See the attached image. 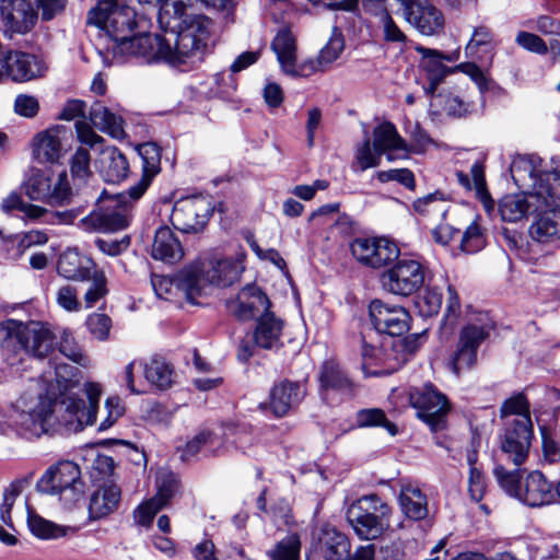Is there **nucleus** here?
<instances>
[{"label": "nucleus", "mask_w": 560, "mask_h": 560, "mask_svg": "<svg viewBox=\"0 0 560 560\" xmlns=\"http://www.w3.org/2000/svg\"><path fill=\"white\" fill-rule=\"evenodd\" d=\"M88 22L106 32L113 44L109 47L114 58H141L144 62H165L176 66L180 62H194L201 58L207 31L201 19L183 31L175 40V50L171 43L159 34L129 36L136 26V12L117 0H101L90 10Z\"/></svg>", "instance_id": "1"}, {"label": "nucleus", "mask_w": 560, "mask_h": 560, "mask_svg": "<svg viewBox=\"0 0 560 560\" xmlns=\"http://www.w3.org/2000/svg\"><path fill=\"white\" fill-rule=\"evenodd\" d=\"M101 393L98 384L86 383L85 404L72 394H63L57 400L44 395L42 388L33 385L15 401L18 423L32 436L48 433L54 423L65 427L69 432L82 431L95 421Z\"/></svg>", "instance_id": "2"}, {"label": "nucleus", "mask_w": 560, "mask_h": 560, "mask_svg": "<svg viewBox=\"0 0 560 560\" xmlns=\"http://www.w3.org/2000/svg\"><path fill=\"white\" fill-rule=\"evenodd\" d=\"M511 174L517 185H526V178L528 177L533 190L526 194L504 196L499 205L502 220L517 222L529 212L560 208L559 172L536 175L532 162L521 158L512 162Z\"/></svg>", "instance_id": "3"}, {"label": "nucleus", "mask_w": 560, "mask_h": 560, "mask_svg": "<svg viewBox=\"0 0 560 560\" xmlns=\"http://www.w3.org/2000/svg\"><path fill=\"white\" fill-rule=\"evenodd\" d=\"M244 265L242 258L196 261L180 270L178 285L186 300L197 304V298L208 295L212 288H224L236 282Z\"/></svg>", "instance_id": "4"}, {"label": "nucleus", "mask_w": 560, "mask_h": 560, "mask_svg": "<svg viewBox=\"0 0 560 560\" xmlns=\"http://www.w3.org/2000/svg\"><path fill=\"white\" fill-rule=\"evenodd\" d=\"M393 506L380 495L365 494L347 509L346 517L361 540H376L392 528Z\"/></svg>", "instance_id": "5"}, {"label": "nucleus", "mask_w": 560, "mask_h": 560, "mask_svg": "<svg viewBox=\"0 0 560 560\" xmlns=\"http://www.w3.org/2000/svg\"><path fill=\"white\" fill-rule=\"evenodd\" d=\"M55 336L50 329L38 322L22 323L7 319L0 323V347L11 351L44 358L54 349Z\"/></svg>", "instance_id": "6"}, {"label": "nucleus", "mask_w": 560, "mask_h": 560, "mask_svg": "<svg viewBox=\"0 0 560 560\" xmlns=\"http://www.w3.org/2000/svg\"><path fill=\"white\" fill-rule=\"evenodd\" d=\"M23 191L31 200L50 206H63L72 197L66 171L55 173L50 170L33 168L23 183Z\"/></svg>", "instance_id": "7"}, {"label": "nucleus", "mask_w": 560, "mask_h": 560, "mask_svg": "<svg viewBox=\"0 0 560 560\" xmlns=\"http://www.w3.org/2000/svg\"><path fill=\"white\" fill-rule=\"evenodd\" d=\"M191 5V0H164L160 7L158 20L161 27L165 31H171L170 37L161 36L164 40L171 43L172 50H175L176 37L190 26L195 21L201 19L203 21L205 28L207 31V37L205 39V47L202 49V56L199 60L194 62H180L175 67H192L201 62L208 51V43L210 39V20L203 15L189 16L187 14L188 8Z\"/></svg>", "instance_id": "8"}, {"label": "nucleus", "mask_w": 560, "mask_h": 560, "mask_svg": "<svg viewBox=\"0 0 560 560\" xmlns=\"http://www.w3.org/2000/svg\"><path fill=\"white\" fill-rule=\"evenodd\" d=\"M38 487L49 494H58L67 505L78 502L84 492L80 467L70 460L59 462L40 478Z\"/></svg>", "instance_id": "9"}, {"label": "nucleus", "mask_w": 560, "mask_h": 560, "mask_svg": "<svg viewBox=\"0 0 560 560\" xmlns=\"http://www.w3.org/2000/svg\"><path fill=\"white\" fill-rule=\"evenodd\" d=\"M129 224V212L125 197L103 195L98 198L95 209L80 220V226L88 232H116Z\"/></svg>", "instance_id": "10"}, {"label": "nucleus", "mask_w": 560, "mask_h": 560, "mask_svg": "<svg viewBox=\"0 0 560 560\" xmlns=\"http://www.w3.org/2000/svg\"><path fill=\"white\" fill-rule=\"evenodd\" d=\"M424 283V267L415 259H399L381 276V285L386 292L398 296H410Z\"/></svg>", "instance_id": "11"}, {"label": "nucleus", "mask_w": 560, "mask_h": 560, "mask_svg": "<svg viewBox=\"0 0 560 560\" xmlns=\"http://www.w3.org/2000/svg\"><path fill=\"white\" fill-rule=\"evenodd\" d=\"M213 212L208 197L188 196L177 200L172 210L171 221L175 229L184 233L201 232Z\"/></svg>", "instance_id": "12"}, {"label": "nucleus", "mask_w": 560, "mask_h": 560, "mask_svg": "<svg viewBox=\"0 0 560 560\" xmlns=\"http://www.w3.org/2000/svg\"><path fill=\"white\" fill-rule=\"evenodd\" d=\"M396 13L425 36L436 35L444 27V16L429 0H392Z\"/></svg>", "instance_id": "13"}, {"label": "nucleus", "mask_w": 560, "mask_h": 560, "mask_svg": "<svg viewBox=\"0 0 560 560\" xmlns=\"http://www.w3.org/2000/svg\"><path fill=\"white\" fill-rule=\"evenodd\" d=\"M411 406L417 409L418 417L425 422L432 431H440L445 427V417L450 410L445 395L432 385L413 389L410 393Z\"/></svg>", "instance_id": "14"}, {"label": "nucleus", "mask_w": 560, "mask_h": 560, "mask_svg": "<svg viewBox=\"0 0 560 560\" xmlns=\"http://www.w3.org/2000/svg\"><path fill=\"white\" fill-rule=\"evenodd\" d=\"M534 435L530 417L508 419L501 436V450L515 466H521L528 457Z\"/></svg>", "instance_id": "15"}, {"label": "nucleus", "mask_w": 560, "mask_h": 560, "mask_svg": "<svg viewBox=\"0 0 560 560\" xmlns=\"http://www.w3.org/2000/svg\"><path fill=\"white\" fill-rule=\"evenodd\" d=\"M354 259L370 268H382L398 258L399 248L386 237H357L350 244Z\"/></svg>", "instance_id": "16"}, {"label": "nucleus", "mask_w": 560, "mask_h": 560, "mask_svg": "<svg viewBox=\"0 0 560 560\" xmlns=\"http://www.w3.org/2000/svg\"><path fill=\"white\" fill-rule=\"evenodd\" d=\"M490 326L488 324H468L463 327L456 350L450 359L451 369L456 375L475 366L478 348L488 338Z\"/></svg>", "instance_id": "17"}, {"label": "nucleus", "mask_w": 560, "mask_h": 560, "mask_svg": "<svg viewBox=\"0 0 560 560\" xmlns=\"http://www.w3.org/2000/svg\"><path fill=\"white\" fill-rule=\"evenodd\" d=\"M45 71V63L35 55L21 50L0 54V82L8 79L27 82L42 77Z\"/></svg>", "instance_id": "18"}, {"label": "nucleus", "mask_w": 560, "mask_h": 560, "mask_svg": "<svg viewBox=\"0 0 560 560\" xmlns=\"http://www.w3.org/2000/svg\"><path fill=\"white\" fill-rule=\"evenodd\" d=\"M32 0H0V20L3 32L12 37L28 33L37 22Z\"/></svg>", "instance_id": "19"}, {"label": "nucleus", "mask_w": 560, "mask_h": 560, "mask_svg": "<svg viewBox=\"0 0 560 560\" xmlns=\"http://www.w3.org/2000/svg\"><path fill=\"white\" fill-rule=\"evenodd\" d=\"M369 314L374 328L389 336H401L410 327V315L402 306L390 305L381 300H373Z\"/></svg>", "instance_id": "20"}, {"label": "nucleus", "mask_w": 560, "mask_h": 560, "mask_svg": "<svg viewBox=\"0 0 560 560\" xmlns=\"http://www.w3.org/2000/svg\"><path fill=\"white\" fill-rule=\"evenodd\" d=\"M225 306L232 316L246 322L268 312L270 301L259 287L247 284L234 298L228 299Z\"/></svg>", "instance_id": "21"}, {"label": "nucleus", "mask_w": 560, "mask_h": 560, "mask_svg": "<svg viewBox=\"0 0 560 560\" xmlns=\"http://www.w3.org/2000/svg\"><path fill=\"white\" fill-rule=\"evenodd\" d=\"M69 130L56 125L36 133L32 140V154L38 163H57L65 153L63 142Z\"/></svg>", "instance_id": "22"}, {"label": "nucleus", "mask_w": 560, "mask_h": 560, "mask_svg": "<svg viewBox=\"0 0 560 560\" xmlns=\"http://www.w3.org/2000/svg\"><path fill=\"white\" fill-rule=\"evenodd\" d=\"M558 500V486L555 487L540 471H533L526 477L520 501L532 508H540Z\"/></svg>", "instance_id": "23"}, {"label": "nucleus", "mask_w": 560, "mask_h": 560, "mask_svg": "<svg viewBox=\"0 0 560 560\" xmlns=\"http://www.w3.org/2000/svg\"><path fill=\"white\" fill-rule=\"evenodd\" d=\"M373 147L378 154H386L389 162L396 159H406L409 149L405 140L398 135L394 124L385 121L373 131Z\"/></svg>", "instance_id": "24"}, {"label": "nucleus", "mask_w": 560, "mask_h": 560, "mask_svg": "<svg viewBox=\"0 0 560 560\" xmlns=\"http://www.w3.org/2000/svg\"><path fill=\"white\" fill-rule=\"evenodd\" d=\"M271 49L277 55L278 62L285 74L302 77L304 61L296 63L295 38L288 28L278 32L271 43Z\"/></svg>", "instance_id": "25"}, {"label": "nucleus", "mask_w": 560, "mask_h": 560, "mask_svg": "<svg viewBox=\"0 0 560 560\" xmlns=\"http://www.w3.org/2000/svg\"><path fill=\"white\" fill-rule=\"evenodd\" d=\"M139 155L142 159L143 175L137 185L128 189V195L139 199L150 186L153 177L160 172L161 150L156 143L147 142L138 147Z\"/></svg>", "instance_id": "26"}, {"label": "nucleus", "mask_w": 560, "mask_h": 560, "mask_svg": "<svg viewBox=\"0 0 560 560\" xmlns=\"http://www.w3.org/2000/svg\"><path fill=\"white\" fill-rule=\"evenodd\" d=\"M98 172L107 183L118 184L129 174V162L116 147L103 149L98 158Z\"/></svg>", "instance_id": "27"}, {"label": "nucleus", "mask_w": 560, "mask_h": 560, "mask_svg": "<svg viewBox=\"0 0 560 560\" xmlns=\"http://www.w3.org/2000/svg\"><path fill=\"white\" fill-rule=\"evenodd\" d=\"M345 49V39L342 33L335 27L326 45L320 49L316 59L304 61L302 77L307 78L315 72L325 71L335 62Z\"/></svg>", "instance_id": "28"}, {"label": "nucleus", "mask_w": 560, "mask_h": 560, "mask_svg": "<svg viewBox=\"0 0 560 560\" xmlns=\"http://www.w3.org/2000/svg\"><path fill=\"white\" fill-rule=\"evenodd\" d=\"M303 397L304 389L300 383L283 381L276 384L270 392V408L277 417H283L298 406Z\"/></svg>", "instance_id": "29"}, {"label": "nucleus", "mask_w": 560, "mask_h": 560, "mask_svg": "<svg viewBox=\"0 0 560 560\" xmlns=\"http://www.w3.org/2000/svg\"><path fill=\"white\" fill-rule=\"evenodd\" d=\"M283 320L268 311L257 318L254 331V342L262 349H277L281 346Z\"/></svg>", "instance_id": "30"}, {"label": "nucleus", "mask_w": 560, "mask_h": 560, "mask_svg": "<svg viewBox=\"0 0 560 560\" xmlns=\"http://www.w3.org/2000/svg\"><path fill=\"white\" fill-rule=\"evenodd\" d=\"M318 542L325 560H346L351 548L349 538L329 525L320 528Z\"/></svg>", "instance_id": "31"}, {"label": "nucleus", "mask_w": 560, "mask_h": 560, "mask_svg": "<svg viewBox=\"0 0 560 560\" xmlns=\"http://www.w3.org/2000/svg\"><path fill=\"white\" fill-rule=\"evenodd\" d=\"M402 514L412 521H421L428 516L427 495L412 483H402L398 495Z\"/></svg>", "instance_id": "32"}, {"label": "nucleus", "mask_w": 560, "mask_h": 560, "mask_svg": "<svg viewBox=\"0 0 560 560\" xmlns=\"http://www.w3.org/2000/svg\"><path fill=\"white\" fill-rule=\"evenodd\" d=\"M184 255L179 241L168 226H161L155 231L152 244V257L167 264H174Z\"/></svg>", "instance_id": "33"}, {"label": "nucleus", "mask_w": 560, "mask_h": 560, "mask_svg": "<svg viewBox=\"0 0 560 560\" xmlns=\"http://www.w3.org/2000/svg\"><path fill=\"white\" fill-rule=\"evenodd\" d=\"M319 383L323 389L335 390L345 396L353 395L355 388L352 380L335 361L324 362L319 372Z\"/></svg>", "instance_id": "34"}, {"label": "nucleus", "mask_w": 560, "mask_h": 560, "mask_svg": "<svg viewBox=\"0 0 560 560\" xmlns=\"http://www.w3.org/2000/svg\"><path fill=\"white\" fill-rule=\"evenodd\" d=\"M120 495L116 485H107L94 491L89 503L90 517L100 520L113 513L118 508Z\"/></svg>", "instance_id": "35"}, {"label": "nucleus", "mask_w": 560, "mask_h": 560, "mask_svg": "<svg viewBox=\"0 0 560 560\" xmlns=\"http://www.w3.org/2000/svg\"><path fill=\"white\" fill-rule=\"evenodd\" d=\"M92 261L80 255L75 249L66 250L58 260L57 270L60 276L72 280H88L91 275Z\"/></svg>", "instance_id": "36"}, {"label": "nucleus", "mask_w": 560, "mask_h": 560, "mask_svg": "<svg viewBox=\"0 0 560 560\" xmlns=\"http://www.w3.org/2000/svg\"><path fill=\"white\" fill-rule=\"evenodd\" d=\"M417 51L422 56L421 66L425 70L430 81L428 92L433 93L440 82L448 73L454 72V68H448L443 63V54L439 50L417 47Z\"/></svg>", "instance_id": "37"}, {"label": "nucleus", "mask_w": 560, "mask_h": 560, "mask_svg": "<svg viewBox=\"0 0 560 560\" xmlns=\"http://www.w3.org/2000/svg\"><path fill=\"white\" fill-rule=\"evenodd\" d=\"M90 120L102 132L115 139L125 137L124 120L100 103L94 104L90 110Z\"/></svg>", "instance_id": "38"}, {"label": "nucleus", "mask_w": 560, "mask_h": 560, "mask_svg": "<svg viewBox=\"0 0 560 560\" xmlns=\"http://www.w3.org/2000/svg\"><path fill=\"white\" fill-rule=\"evenodd\" d=\"M470 175L471 180L468 174L462 171L456 172L458 183L467 190H470L474 187L476 190V195L478 199L482 202L485 209L487 211L492 210L494 207V201L492 200L490 194L486 188L485 171L482 164H480L479 162L472 164L470 168Z\"/></svg>", "instance_id": "39"}, {"label": "nucleus", "mask_w": 560, "mask_h": 560, "mask_svg": "<svg viewBox=\"0 0 560 560\" xmlns=\"http://www.w3.org/2000/svg\"><path fill=\"white\" fill-rule=\"evenodd\" d=\"M27 525L31 533L39 539H58L78 532L77 527L58 525L31 511L27 516Z\"/></svg>", "instance_id": "40"}, {"label": "nucleus", "mask_w": 560, "mask_h": 560, "mask_svg": "<svg viewBox=\"0 0 560 560\" xmlns=\"http://www.w3.org/2000/svg\"><path fill=\"white\" fill-rule=\"evenodd\" d=\"M220 445L221 439L219 436L209 431H202L189 440L180 450V458L188 460L199 452H203L206 455L217 454Z\"/></svg>", "instance_id": "41"}, {"label": "nucleus", "mask_w": 560, "mask_h": 560, "mask_svg": "<svg viewBox=\"0 0 560 560\" xmlns=\"http://www.w3.org/2000/svg\"><path fill=\"white\" fill-rule=\"evenodd\" d=\"M418 337L406 338L394 342L390 350H386V371L394 372L409 361L410 357L418 350Z\"/></svg>", "instance_id": "42"}, {"label": "nucleus", "mask_w": 560, "mask_h": 560, "mask_svg": "<svg viewBox=\"0 0 560 560\" xmlns=\"http://www.w3.org/2000/svg\"><path fill=\"white\" fill-rule=\"evenodd\" d=\"M70 174L78 185L86 184L93 177L91 155L88 149L79 147L69 161Z\"/></svg>", "instance_id": "43"}, {"label": "nucleus", "mask_w": 560, "mask_h": 560, "mask_svg": "<svg viewBox=\"0 0 560 560\" xmlns=\"http://www.w3.org/2000/svg\"><path fill=\"white\" fill-rule=\"evenodd\" d=\"M529 234L539 243L560 241V224L549 215L540 217L530 225Z\"/></svg>", "instance_id": "44"}, {"label": "nucleus", "mask_w": 560, "mask_h": 560, "mask_svg": "<svg viewBox=\"0 0 560 560\" xmlns=\"http://www.w3.org/2000/svg\"><path fill=\"white\" fill-rule=\"evenodd\" d=\"M492 32L487 26H478L465 47V55L470 59H481L483 54L491 50Z\"/></svg>", "instance_id": "45"}, {"label": "nucleus", "mask_w": 560, "mask_h": 560, "mask_svg": "<svg viewBox=\"0 0 560 560\" xmlns=\"http://www.w3.org/2000/svg\"><path fill=\"white\" fill-rule=\"evenodd\" d=\"M173 372L170 365L163 360L152 359L144 365V376L154 386L160 389L168 388L172 383Z\"/></svg>", "instance_id": "46"}, {"label": "nucleus", "mask_w": 560, "mask_h": 560, "mask_svg": "<svg viewBox=\"0 0 560 560\" xmlns=\"http://www.w3.org/2000/svg\"><path fill=\"white\" fill-rule=\"evenodd\" d=\"M412 207L416 212L424 215L441 214L445 217L448 211L447 200L440 191L429 194L413 201Z\"/></svg>", "instance_id": "47"}, {"label": "nucleus", "mask_w": 560, "mask_h": 560, "mask_svg": "<svg viewBox=\"0 0 560 560\" xmlns=\"http://www.w3.org/2000/svg\"><path fill=\"white\" fill-rule=\"evenodd\" d=\"M493 475L499 486L511 497L520 500L523 486L521 483L522 475L520 469L508 470L502 465H497Z\"/></svg>", "instance_id": "48"}, {"label": "nucleus", "mask_w": 560, "mask_h": 560, "mask_svg": "<svg viewBox=\"0 0 560 560\" xmlns=\"http://www.w3.org/2000/svg\"><path fill=\"white\" fill-rule=\"evenodd\" d=\"M301 541L296 534H290L281 539L268 556L271 560H299Z\"/></svg>", "instance_id": "49"}, {"label": "nucleus", "mask_w": 560, "mask_h": 560, "mask_svg": "<svg viewBox=\"0 0 560 560\" xmlns=\"http://www.w3.org/2000/svg\"><path fill=\"white\" fill-rule=\"evenodd\" d=\"M357 423L361 428L383 427L390 435L397 433L396 425L387 420L384 411L378 408L362 409L357 413Z\"/></svg>", "instance_id": "50"}, {"label": "nucleus", "mask_w": 560, "mask_h": 560, "mask_svg": "<svg viewBox=\"0 0 560 560\" xmlns=\"http://www.w3.org/2000/svg\"><path fill=\"white\" fill-rule=\"evenodd\" d=\"M443 295L436 288L427 289L417 301L419 313L423 317L436 315L442 306Z\"/></svg>", "instance_id": "51"}, {"label": "nucleus", "mask_w": 560, "mask_h": 560, "mask_svg": "<svg viewBox=\"0 0 560 560\" xmlns=\"http://www.w3.org/2000/svg\"><path fill=\"white\" fill-rule=\"evenodd\" d=\"M158 493L153 497L165 506L178 489L176 477L170 471H161L156 478Z\"/></svg>", "instance_id": "52"}, {"label": "nucleus", "mask_w": 560, "mask_h": 560, "mask_svg": "<svg viewBox=\"0 0 560 560\" xmlns=\"http://www.w3.org/2000/svg\"><path fill=\"white\" fill-rule=\"evenodd\" d=\"M59 351L71 361L81 365L85 364L86 358L68 329H63L60 335Z\"/></svg>", "instance_id": "53"}, {"label": "nucleus", "mask_w": 560, "mask_h": 560, "mask_svg": "<svg viewBox=\"0 0 560 560\" xmlns=\"http://www.w3.org/2000/svg\"><path fill=\"white\" fill-rule=\"evenodd\" d=\"M502 418L515 416L514 418L530 417L529 404L523 394H516L504 400L500 408Z\"/></svg>", "instance_id": "54"}, {"label": "nucleus", "mask_w": 560, "mask_h": 560, "mask_svg": "<svg viewBox=\"0 0 560 560\" xmlns=\"http://www.w3.org/2000/svg\"><path fill=\"white\" fill-rule=\"evenodd\" d=\"M381 156L382 154H378L374 148L372 149L371 141L366 138L362 144L358 147L355 153V160L360 172L378 166L381 163Z\"/></svg>", "instance_id": "55"}, {"label": "nucleus", "mask_w": 560, "mask_h": 560, "mask_svg": "<svg viewBox=\"0 0 560 560\" xmlns=\"http://www.w3.org/2000/svg\"><path fill=\"white\" fill-rule=\"evenodd\" d=\"M515 43L523 49L538 55L548 52L547 43L537 34L521 31L516 34Z\"/></svg>", "instance_id": "56"}, {"label": "nucleus", "mask_w": 560, "mask_h": 560, "mask_svg": "<svg viewBox=\"0 0 560 560\" xmlns=\"http://www.w3.org/2000/svg\"><path fill=\"white\" fill-rule=\"evenodd\" d=\"M89 331L98 340H106L112 328V319L101 313H93L86 319Z\"/></svg>", "instance_id": "57"}, {"label": "nucleus", "mask_w": 560, "mask_h": 560, "mask_svg": "<svg viewBox=\"0 0 560 560\" xmlns=\"http://www.w3.org/2000/svg\"><path fill=\"white\" fill-rule=\"evenodd\" d=\"M485 246V238L478 224L471 223L462 236L460 247L466 253H476Z\"/></svg>", "instance_id": "58"}, {"label": "nucleus", "mask_w": 560, "mask_h": 560, "mask_svg": "<svg viewBox=\"0 0 560 560\" xmlns=\"http://www.w3.org/2000/svg\"><path fill=\"white\" fill-rule=\"evenodd\" d=\"M525 26L535 28L542 35H552L560 37V20L547 14L538 15L535 20H529Z\"/></svg>", "instance_id": "59"}, {"label": "nucleus", "mask_w": 560, "mask_h": 560, "mask_svg": "<svg viewBox=\"0 0 560 560\" xmlns=\"http://www.w3.org/2000/svg\"><path fill=\"white\" fill-rule=\"evenodd\" d=\"M376 177L381 183L397 182L407 188L415 186L413 173L408 168L381 171L376 173Z\"/></svg>", "instance_id": "60"}, {"label": "nucleus", "mask_w": 560, "mask_h": 560, "mask_svg": "<svg viewBox=\"0 0 560 560\" xmlns=\"http://www.w3.org/2000/svg\"><path fill=\"white\" fill-rule=\"evenodd\" d=\"M163 508L154 498L140 504L133 513L136 523L145 527L150 526L156 513Z\"/></svg>", "instance_id": "61"}, {"label": "nucleus", "mask_w": 560, "mask_h": 560, "mask_svg": "<svg viewBox=\"0 0 560 560\" xmlns=\"http://www.w3.org/2000/svg\"><path fill=\"white\" fill-rule=\"evenodd\" d=\"M180 271L178 272L175 280L165 276L153 275L151 277V284L158 298L168 300L174 289L183 290L178 285V279Z\"/></svg>", "instance_id": "62"}, {"label": "nucleus", "mask_w": 560, "mask_h": 560, "mask_svg": "<svg viewBox=\"0 0 560 560\" xmlns=\"http://www.w3.org/2000/svg\"><path fill=\"white\" fill-rule=\"evenodd\" d=\"M56 301L60 307L68 312H78L80 310L77 290L71 285L60 287L56 293Z\"/></svg>", "instance_id": "63"}, {"label": "nucleus", "mask_w": 560, "mask_h": 560, "mask_svg": "<svg viewBox=\"0 0 560 560\" xmlns=\"http://www.w3.org/2000/svg\"><path fill=\"white\" fill-rule=\"evenodd\" d=\"M105 409L107 411V416L98 425V431L101 432L109 429L125 411V408L121 406L118 397L107 398L105 401Z\"/></svg>", "instance_id": "64"}]
</instances>
